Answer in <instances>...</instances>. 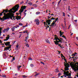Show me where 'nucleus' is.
Returning a JSON list of instances; mask_svg holds the SVG:
<instances>
[{"instance_id":"17","label":"nucleus","mask_w":78,"mask_h":78,"mask_svg":"<svg viewBox=\"0 0 78 78\" xmlns=\"http://www.w3.org/2000/svg\"><path fill=\"white\" fill-rule=\"evenodd\" d=\"M51 17V15H49L48 17V19H50Z\"/></svg>"},{"instance_id":"34","label":"nucleus","mask_w":78,"mask_h":78,"mask_svg":"<svg viewBox=\"0 0 78 78\" xmlns=\"http://www.w3.org/2000/svg\"><path fill=\"white\" fill-rule=\"evenodd\" d=\"M26 46L27 47H29V45H28V44H26Z\"/></svg>"},{"instance_id":"46","label":"nucleus","mask_w":78,"mask_h":78,"mask_svg":"<svg viewBox=\"0 0 78 78\" xmlns=\"http://www.w3.org/2000/svg\"><path fill=\"white\" fill-rule=\"evenodd\" d=\"M21 36H22V34H20V36L19 37V38H20V37H21Z\"/></svg>"},{"instance_id":"9","label":"nucleus","mask_w":78,"mask_h":78,"mask_svg":"<svg viewBox=\"0 0 78 78\" xmlns=\"http://www.w3.org/2000/svg\"><path fill=\"white\" fill-rule=\"evenodd\" d=\"M21 19V17L20 16H17L16 18V19H17V20H20Z\"/></svg>"},{"instance_id":"63","label":"nucleus","mask_w":78,"mask_h":78,"mask_svg":"<svg viewBox=\"0 0 78 78\" xmlns=\"http://www.w3.org/2000/svg\"><path fill=\"white\" fill-rule=\"evenodd\" d=\"M12 34H13V35H14V34H15V33H12Z\"/></svg>"},{"instance_id":"12","label":"nucleus","mask_w":78,"mask_h":78,"mask_svg":"<svg viewBox=\"0 0 78 78\" xmlns=\"http://www.w3.org/2000/svg\"><path fill=\"white\" fill-rule=\"evenodd\" d=\"M55 24V23L53 22V23L51 24V25H50V26H51V27H54Z\"/></svg>"},{"instance_id":"58","label":"nucleus","mask_w":78,"mask_h":78,"mask_svg":"<svg viewBox=\"0 0 78 78\" xmlns=\"http://www.w3.org/2000/svg\"><path fill=\"white\" fill-rule=\"evenodd\" d=\"M20 14V13H16V14H17V15H18V14Z\"/></svg>"},{"instance_id":"22","label":"nucleus","mask_w":78,"mask_h":78,"mask_svg":"<svg viewBox=\"0 0 78 78\" xmlns=\"http://www.w3.org/2000/svg\"><path fill=\"white\" fill-rule=\"evenodd\" d=\"M67 76L69 77V76H71V74H69V73H68L67 74Z\"/></svg>"},{"instance_id":"23","label":"nucleus","mask_w":78,"mask_h":78,"mask_svg":"<svg viewBox=\"0 0 78 78\" xmlns=\"http://www.w3.org/2000/svg\"><path fill=\"white\" fill-rule=\"evenodd\" d=\"M40 23V22H39V21H38L36 22V24H37V25H38Z\"/></svg>"},{"instance_id":"54","label":"nucleus","mask_w":78,"mask_h":78,"mask_svg":"<svg viewBox=\"0 0 78 78\" xmlns=\"http://www.w3.org/2000/svg\"><path fill=\"white\" fill-rule=\"evenodd\" d=\"M61 57H63V58H65V57H64V56H61Z\"/></svg>"},{"instance_id":"18","label":"nucleus","mask_w":78,"mask_h":78,"mask_svg":"<svg viewBox=\"0 0 78 78\" xmlns=\"http://www.w3.org/2000/svg\"><path fill=\"white\" fill-rule=\"evenodd\" d=\"M15 29V27H13L11 28V30H12V31H14Z\"/></svg>"},{"instance_id":"52","label":"nucleus","mask_w":78,"mask_h":78,"mask_svg":"<svg viewBox=\"0 0 78 78\" xmlns=\"http://www.w3.org/2000/svg\"><path fill=\"white\" fill-rule=\"evenodd\" d=\"M18 74L17 73H16L15 74V76H17V75Z\"/></svg>"},{"instance_id":"10","label":"nucleus","mask_w":78,"mask_h":78,"mask_svg":"<svg viewBox=\"0 0 78 78\" xmlns=\"http://www.w3.org/2000/svg\"><path fill=\"white\" fill-rule=\"evenodd\" d=\"M45 41L47 43H48V44H50V41L48 39H46L45 40Z\"/></svg>"},{"instance_id":"15","label":"nucleus","mask_w":78,"mask_h":78,"mask_svg":"<svg viewBox=\"0 0 78 78\" xmlns=\"http://www.w3.org/2000/svg\"><path fill=\"white\" fill-rule=\"evenodd\" d=\"M2 29H3V28H0V36H1V33H2L1 31L3 30Z\"/></svg>"},{"instance_id":"20","label":"nucleus","mask_w":78,"mask_h":78,"mask_svg":"<svg viewBox=\"0 0 78 78\" xmlns=\"http://www.w3.org/2000/svg\"><path fill=\"white\" fill-rule=\"evenodd\" d=\"M55 72H59V70H58V69H56L55 70Z\"/></svg>"},{"instance_id":"60","label":"nucleus","mask_w":78,"mask_h":78,"mask_svg":"<svg viewBox=\"0 0 78 78\" xmlns=\"http://www.w3.org/2000/svg\"><path fill=\"white\" fill-rule=\"evenodd\" d=\"M15 42H16V41H13V44H15Z\"/></svg>"},{"instance_id":"30","label":"nucleus","mask_w":78,"mask_h":78,"mask_svg":"<svg viewBox=\"0 0 78 78\" xmlns=\"http://www.w3.org/2000/svg\"><path fill=\"white\" fill-rule=\"evenodd\" d=\"M9 39V37H6V41H8V39Z\"/></svg>"},{"instance_id":"50","label":"nucleus","mask_w":78,"mask_h":78,"mask_svg":"<svg viewBox=\"0 0 78 78\" xmlns=\"http://www.w3.org/2000/svg\"><path fill=\"white\" fill-rule=\"evenodd\" d=\"M60 1L58 2V5H59V3H60Z\"/></svg>"},{"instance_id":"16","label":"nucleus","mask_w":78,"mask_h":78,"mask_svg":"<svg viewBox=\"0 0 78 78\" xmlns=\"http://www.w3.org/2000/svg\"><path fill=\"white\" fill-rule=\"evenodd\" d=\"M2 77H3V78H6V75H3L1 76Z\"/></svg>"},{"instance_id":"7","label":"nucleus","mask_w":78,"mask_h":78,"mask_svg":"<svg viewBox=\"0 0 78 78\" xmlns=\"http://www.w3.org/2000/svg\"><path fill=\"white\" fill-rule=\"evenodd\" d=\"M69 73V72L67 71V72H66V71H64V75H65L66 76H65V78H66V77H67V74Z\"/></svg>"},{"instance_id":"57","label":"nucleus","mask_w":78,"mask_h":78,"mask_svg":"<svg viewBox=\"0 0 78 78\" xmlns=\"http://www.w3.org/2000/svg\"><path fill=\"white\" fill-rule=\"evenodd\" d=\"M27 10H25L24 11V12H27Z\"/></svg>"},{"instance_id":"6","label":"nucleus","mask_w":78,"mask_h":78,"mask_svg":"<svg viewBox=\"0 0 78 78\" xmlns=\"http://www.w3.org/2000/svg\"><path fill=\"white\" fill-rule=\"evenodd\" d=\"M25 8H26V7L25 6H24V7L22 8L21 7V9L20 10L19 12H20V14H21L22 12H23V11L24 10V9H25Z\"/></svg>"},{"instance_id":"49","label":"nucleus","mask_w":78,"mask_h":78,"mask_svg":"<svg viewBox=\"0 0 78 78\" xmlns=\"http://www.w3.org/2000/svg\"><path fill=\"white\" fill-rule=\"evenodd\" d=\"M22 3H23V1H22L20 2V4H22Z\"/></svg>"},{"instance_id":"36","label":"nucleus","mask_w":78,"mask_h":78,"mask_svg":"<svg viewBox=\"0 0 78 78\" xmlns=\"http://www.w3.org/2000/svg\"><path fill=\"white\" fill-rule=\"evenodd\" d=\"M6 29H5L3 30V33H5L6 32Z\"/></svg>"},{"instance_id":"33","label":"nucleus","mask_w":78,"mask_h":78,"mask_svg":"<svg viewBox=\"0 0 78 78\" xmlns=\"http://www.w3.org/2000/svg\"><path fill=\"white\" fill-rule=\"evenodd\" d=\"M34 66H33V64H31L30 65V67H33Z\"/></svg>"},{"instance_id":"27","label":"nucleus","mask_w":78,"mask_h":78,"mask_svg":"<svg viewBox=\"0 0 78 78\" xmlns=\"http://www.w3.org/2000/svg\"><path fill=\"white\" fill-rule=\"evenodd\" d=\"M19 25H20V26H23V24H22L21 23H19Z\"/></svg>"},{"instance_id":"51","label":"nucleus","mask_w":78,"mask_h":78,"mask_svg":"<svg viewBox=\"0 0 78 78\" xmlns=\"http://www.w3.org/2000/svg\"><path fill=\"white\" fill-rule=\"evenodd\" d=\"M58 18H57L56 19H55V20H58Z\"/></svg>"},{"instance_id":"13","label":"nucleus","mask_w":78,"mask_h":78,"mask_svg":"<svg viewBox=\"0 0 78 78\" xmlns=\"http://www.w3.org/2000/svg\"><path fill=\"white\" fill-rule=\"evenodd\" d=\"M9 44H10V42H6V44L5 45H6V47H7V46H8V45H9Z\"/></svg>"},{"instance_id":"37","label":"nucleus","mask_w":78,"mask_h":78,"mask_svg":"<svg viewBox=\"0 0 78 78\" xmlns=\"http://www.w3.org/2000/svg\"><path fill=\"white\" fill-rule=\"evenodd\" d=\"M33 6H34V7H37V5L36 4L33 5Z\"/></svg>"},{"instance_id":"55","label":"nucleus","mask_w":78,"mask_h":78,"mask_svg":"<svg viewBox=\"0 0 78 78\" xmlns=\"http://www.w3.org/2000/svg\"><path fill=\"white\" fill-rule=\"evenodd\" d=\"M74 22H77V20H74Z\"/></svg>"},{"instance_id":"11","label":"nucleus","mask_w":78,"mask_h":78,"mask_svg":"<svg viewBox=\"0 0 78 78\" xmlns=\"http://www.w3.org/2000/svg\"><path fill=\"white\" fill-rule=\"evenodd\" d=\"M59 33H60V37H62V35L64 33V32H61V31H60V32H59Z\"/></svg>"},{"instance_id":"41","label":"nucleus","mask_w":78,"mask_h":78,"mask_svg":"<svg viewBox=\"0 0 78 78\" xmlns=\"http://www.w3.org/2000/svg\"><path fill=\"white\" fill-rule=\"evenodd\" d=\"M16 26H16L15 27V28H17L18 27H19V26L17 25H16Z\"/></svg>"},{"instance_id":"53","label":"nucleus","mask_w":78,"mask_h":78,"mask_svg":"<svg viewBox=\"0 0 78 78\" xmlns=\"http://www.w3.org/2000/svg\"><path fill=\"white\" fill-rule=\"evenodd\" d=\"M70 25H69V27L68 28V30L69 29V28H70Z\"/></svg>"},{"instance_id":"21","label":"nucleus","mask_w":78,"mask_h":78,"mask_svg":"<svg viewBox=\"0 0 78 78\" xmlns=\"http://www.w3.org/2000/svg\"><path fill=\"white\" fill-rule=\"evenodd\" d=\"M22 76L23 78H27V76L25 75H22Z\"/></svg>"},{"instance_id":"5","label":"nucleus","mask_w":78,"mask_h":78,"mask_svg":"<svg viewBox=\"0 0 78 78\" xmlns=\"http://www.w3.org/2000/svg\"><path fill=\"white\" fill-rule=\"evenodd\" d=\"M73 69L74 70V71L75 72H77V71H78V62H77V63L76 64V66L74 67Z\"/></svg>"},{"instance_id":"56","label":"nucleus","mask_w":78,"mask_h":78,"mask_svg":"<svg viewBox=\"0 0 78 78\" xmlns=\"http://www.w3.org/2000/svg\"><path fill=\"white\" fill-rule=\"evenodd\" d=\"M58 51V53H59V54H60V53L61 52V51Z\"/></svg>"},{"instance_id":"62","label":"nucleus","mask_w":78,"mask_h":78,"mask_svg":"<svg viewBox=\"0 0 78 78\" xmlns=\"http://www.w3.org/2000/svg\"><path fill=\"white\" fill-rule=\"evenodd\" d=\"M76 39H77V40L78 41V37H76Z\"/></svg>"},{"instance_id":"35","label":"nucleus","mask_w":78,"mask_h":78,"mask_svg":"<svg viewBox=\"0 0 78 78\" xmlns=\"http://www.w3.org/2000/svg\"><path fill=\"white\" fill-rule=\"evenodd\" d=\"M63 16H64V17L65 16H66V14H65V13L64 12H63Z\"/></svg>"},{"instance_id":"26","label":"nucleus","mask_w":78,"mask_h":78,"mask_svg":"<svg viewBox=\"0 0 78 78\" xmlns=\"http://www.w3.org/2000/svg\"><path fill=\"white\" fill-rule=\"evenodd\" d=\"M5 12H7L6 11L4 10L3 12H2V13H4Z\"/></svg>"},{"instance_id":"19","label":"nucleus","mask_w":78,"mask_h":78,"mask_svg":"<svg viewBox=\"0 0 78 78\" xmlns=\"http://www.w3.org/2000/svg\"><path fill=\"white\" fill-rule=\"evenodd\" d=\"M39 21V20L38 19H35V20L34 22H38Z\"/></svg>"},{"instance_id":"31","label":"nucleus","mask_w":78,"mask_h":78,"mask_svg":"<svg viewBox=\"0 0 78 78\" xmlns=\"http://www.w3.org/2000/svg\"><path fill=\"white\" fill-rule=\"evenodd\" d=\"M28 5H31L32 4V3L31 2H29L28 3Z\"/></svg>"},{"instance_id":"28","label":"nucleus","mask_w":78,"mask_h":78,"mask_svg":"<svg viewBox=\"0 0 78 78\" xmlns=\"http://www.w3.org/2000/svg\"><path fill=\"white\" fill-rule=\"evenodd\" d=\"M39 75V73H38L36 74L35 75V76H38V75Z\"/></svg>"},{"instance_id":"61","label":"nucleus","mask_w":78,"mask_h":78,"mask_svg":"<svg viewBox=\"0 0 78 78\" xmlns=\"http://www.w3.org/2000/svg\"><path fill=\"white\" fill-rule=\"evenodd\" d=\"M0 43H2V41L0 40Z\"/></svg>"},{"instance_id":"64","label":"nucleus","mask_w":78,"mask_h":78,"mask_svg":"<svg viewBox=\"0 0 78 78\" xmlns=\"http://www.w3.org/2000/svg\"><path fill=\"white\" fill-rule=\"evenodd\" d=\"M25 41H26V42H27V39L25 40Z\"/></svg>"},{"instance_id":"47","label":"nucleus","mask_w":78,"mask_h":78,"mask_svg":"<svg viewBox=\"0 0 78 78\" xmlns=\"http://www.w3.org/2000/svg\"><path fill=\"white\" fill-rule=\"evenodd\" d=\"M61 75V73H59L58 74V76H60Z\"/></svg>"},{"instance_id":"38","label":"nucleus","mask_w":78,"mask_h":78,"mask_svg":"<svg viewBox=\"0 0 78 78\" xmlns=\"http://www.w3.org/2000/svg\"><path fill=\"white\" fill-rule=\"evenodd\" d=\"M40 62L42 64H43L44 65H45V64H44V62Z\"/></svg>"},{"instance_id":"42","label":"nucleus","mask_w":78,"mask_h":78,"mask_svg":"<svg viewBox=\"0 0 78 78\" xmlns=\"http://www.w3.org/2000/svg\"><path fill=\"white\" fill-rule=\"evenodd\" d=\"M16 48H19V45L17 44L16 45Z\"/></svg>"},{"instance_id":"48","label":"nucleus","mask_w":78,"mask_h":78,"mask_svg":"<svg viewBox=\"0 0 78 78\" xmlns=\"http://www.w3.org/2000/svg\"><path fill=\"white\" fill-rule=\"evenodd\" d=\"M12 59H13V61L14 60H15V58H14V57L12 58Z\"/></svg>"},{"instance_id":"59","label":"nucleus","mask_w":78,"mask_h":78,"mask_svg":"<svg viewBox=\"0 0 78 78\" xmlns=\"http://www.w3.org/2000/svg\"><path fill=\"white\" fill-rule=\"evenodd\" d=\"M2 13H0V16H2Z\"/></svg>"},{"instance_id":"14","label":"nucleus","mask_w":78,"mask_h":78,"mask_svg":"<svg viewBox=\"0 0 78 78\" xmlns=\"http://www.w3.org/2000/svg\"><path fill=\"white\" fill-rule=\"evenodd\" d=\"M21 66H18L17 67V68L18 69V70L19 71V70H20V67H21Z\"/></svg>"},{"instance_id":"44","label":"nucleus","mask_w":78,"mask_h":78,"mask_svg":"<svg viewBox=\"0 0 78 78\" xmlns=\"http://www.w3.org/2000/svg\"><path fill=\"white\" fill-rule=\"evenodd\" d=\"M56 20H55L53 21V22H54V23H55V22H56Z\"/></svg>"},{"instance_id":"43","label":"nucleus","mask_w":78,"mask_h":78,"mask_svg":"<svg viewBox=\"0 0 78 78\" xmlns=\"http://www.w3.org/2000/svg\"><path fill=\"white\" fill-rule=\"evenodd\" d=\"M62 47V46H60V48H63L64 47Z\"/></svg>"},{"instance_id":"2","label":"nucleus","mask_w":78,"mask_h":78,"mask_svg":"<svg viewBox=\"0 0 78 78\" xmlns=\"http://www.w3.org/2000/svg\"><path fill=\"white\" fill-rule=\"evenodd\" d=\"M55 18H53L52 17L51 19V20H48L46 21V22H44V25H46L45 26V27H46V29H47V28H48L49 27V26L48 25H49L50 24V23H51V22L52 20H55Z\"/></svg>"},{"instance_id":"32","label":"nucleus","mask_w":78,"mask_h":78,"mask_svg":"<svg viewBox=\"0 0 78 78\" xmlns=\"http://www.w3.org/2000/svg\"><path fill=\"white\" fill-rule=\"evenodd\" d=\"M68 10L69 11H71V9H70V6H68Z\"/></svg>"},{"instance_id":"3","label":"nucleus","mask_w":78,"mask_h":78,"mask_svg":"<svg viewBox=\"0 0 78 78\" xmlns=\"http://www.w3.org/2000/svg\"><path fill=\"white\" fill-rule=\"evenodd\" d=\"M55 39H54V40H55L56 41H55L54 42L55 43V45H59V42H61V43H62V38H59L56 35H55Z\"/></svg>"},{"instance_id":"24","label":"nucleus","mask_w":78,"mask_h":78,"mask_svg":"<svg viewBox=\"0 0 78 78\" xmlns=\"http://www.w3.org/2000/svg\"><path fill=\"white\" fill-rule=\"evenodd\" d=\"M9 30V28L8 27V28H7L6 29V32L8 31Z\"/></svg>"},{"instance_id":"39","label":"nucleus","mask_w":78,"mask_h":78,"mask_svg":"<svg viewBox=\"0 0 78 78\" xmlns=\"http://www.w3.org/2000/svg\"><path fill=\"white\" fill-rule=\"evenodd\" d=\"M28 37H29L28 35V36L26 37V39H28Z\"/></svg>"},{"instance_id":"40","label":"nucleus","mask_w":78,"mask_h":78,"mask_svg":"<svg viewBox=\"0 0 78 78\" xmlns=\"http://www.w3.org/2000/svg\"><path fill=\"white\" fill-rule=\"evenodd\" d=\"M23 13L25 15L24 16H26V15L27 14V13H25V12H23Z\"/></svg>"},{"instance_id":"45","label":"nucleus","mask_w":78,"mask_h":78,"mask_svg":"<svg viewBox=\"0 0 78 78\" xmlns=\"http://www.w3.org/2000/svg\"><path fill=\"white\" fill-rule=\"evenodd\" d=\"M29 60H30V61H31L33 60V59L32 58H30L29 59Z\"/></svg>"},{"instance_id":"1","label":"nucleus","mask_w":78,"mask_h":78,"mask_svg":"<svg viewBox=\"0 0 78 78\" xmlns=\"http://www.w3.org/2000/svg\"><path fill=\"white\" fill-rule=\"evenodd\" d=\"M19 8V5L18 4L16 5L12 9L9 10V13L6 14L5 13H4V16L3 17L4 20H6V19H9L10 18L11 19H15V17L14 16V14L13 13H15L17 11H18V9Z\"/></svg>"},{"instance_id":"8","label":"nucleus","mask_w":78,"mask_h":78,"mask_svg":"<svg viewBox=\"0 0 78 78\" xmlns=\"http://www.w3.org/2000/svg\"><path fill=\"white\" fill-rule=\"evenodd\" d=\"M11 45H11V46L9 45L8 47L5 48V49H6V50H9V48H11Z\"/></svg>"},{"instance_id":"25","label":"nucleus","mask_w":78,"mask_h":78,"mask_svg":"<svg viewBox=\"0 0 78 78\" xmlns=\"http://www.w3.org/2000/svg\"><path fill=\"white\" fill-rule=\"evenodd\" d=\"M40 14V12H37L36 13V14H37V15H38V14Z\"/></svg>"},{"instance_id":"29","label":"nucleus","mask_w":78,"mask_h":78,"mask_svg":"<svg viewBox=\"0 0 78 78\" xmlns=\"http://www.w3.org/2000/svg\"><path fill=\"white\" fill-rule=\"evenodd\" d=\"M62 37H63V38H64L65 39H66V37L64 35H62Z\"/></svg>"},{"instance_id":"4","label":"nucleus","mask_w":78,"mask_h":78,"mask_svg":"<svg viewBox=\"0 0 78 78\" xmlns=\"http://www.w3.org/2000/svg\"><path fill=\"white\" fill-rule=\"evenodd\" d=\"M64 65L65 66V71H67L68 70H69V69L68 68L69 67V65L68 63H64Z\"/></svg>"}]
</instances>
